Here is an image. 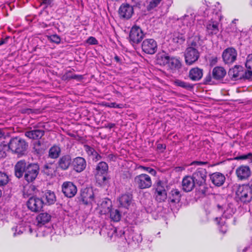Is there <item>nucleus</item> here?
<instances>
[{
  "mask_svg": "<svg viewBox=\"0 0 252 252\" xmlns=\"http://www.w3.org/2000/svg\"><path fill=\"white\" fill-rule=\"evenodd\" d=\"M208 163L206 161H194L192 162L190 164V165H196L198 166H201L203 165H206Z\"/></svg>",
  "mask_w": 252,
  "mask_h": 252,
  "instance_id": "13d9d810",
  "label": "nucleus"
},
{
  "mask_svg": "<svg viewBox=\"0 0 252 252\" xmlns=\"http://www.w3.org/2000/svg\"><path fill=\"white\" fill-rule=\"evenodd\" d=\"M51 220V216L47 213H40L36 217L38 224H44L48 222Z\"/></svg>",
  "mask_w": 252,
  "mask_h": 252,
  "instance_id": "2f4dec72",
  "label": "nucleus"
},
{
  "mask_svg": "<svg viewBox=\"0 0 252 252\" xmlns=\"http://www.w3.org/2000/svg\"><path fill=\"white\" fill-rule=\"evenodd\" d=\"M236 159L238 160H245L247 159L251 160L252 159V153H249L247 154L238 156L236 158Z\"/></svg>",
  "mask_w": 252,
  "mask_h": 252,
  "instance_id": "de8ad7c7",
  "label": "nucleus"
},
{
  "mask_svg": "<svg viewBox=\"0 0 252 252\" xmlns=\"http://www.w3.org/2000/svg\"><path fill=\"white\" fill-rule=\"evenodd\" d=\"M100 213L101 214H108L112 209V204L111 200L105 199L100 205Z\"/></svg>",
  "mask_w": 252,
  "mask_h": 252,
  "instance_id": "c85d7f7f",
  "label": "nucleus"
},
{
  "mask_svg": "<svg viewBox=\"0 0 252 252\" xmlns=\"http://www.w3.org/2000/svg\"><path fill=\"white\" fill-rule=\"evenodd\" d=\"M144 37V34L140 27L136 26L132 27L129 34V40L133 44H138Z\"/></svg>",
  "mask_w": 252,
  "mask_h": 252,
  "instance_id": "9b49d317",
  "label": "nucleus"
},
{
  "mask_svg": "<svg viewBox=\"0 0 252 252\" xmlns=\"http://www.w3.org/2000/svg\"><path fill=\"white\" fill-rule=\"evenodd\" d=\"M166 148V146L162 144H158L157 145V149L159 150L163 151Z\"/></svg>",
  "mask_w": 252,
  "mask_h": 252,
  "instance_id": "052dcab7",
  "label": "nucleus"
},
{
  "mask_svg": "<svg viewBox=\"0 0 252 252\" xmlns=\"http://www.w3.org/2000/svg\"><path fill=\"white\" fill-rule=\"evenodd\" d=\"M21 112L23 114H30L31 113H34V110L29 108H23L21 110Z\"/></svg>",
  "mask_w": 252,
  "mask_h": 252,
  "instance_id": "5fc2aeb1",
  "label": "nucleus"
},
{
  "mask_svg": "<svg viewBox=\"0 0 252 252\" xmlns=\"http://www.w3.org/2000/svg\"><path fill=\"white\" fill-rule=\"evenodd\" d=\"M28 147V144L25 140L18 137L12 138L9 141L10 150L19 155H23Z\"/></svg>",
  "mask_w": 252,
  "mask_h": 252,
  "instance_id": "20e7f679",
  "label": "nucleus"
},
{
  "mask_svg": "<svg viewBox=\"0 0 252 252\" xmlns=\"http://www.w3.org/2000/svg\"><path fill=\"white\" fill-rule=\"evenodd\" d=\"M134 183L140 189H148L152 186L151 177L145 173L136 176L134 178Z\"/></svg>",
  "mask_w": 252,
  "mask_h": 252,
  "instance_id": "39448f33",
  "label": "nucleus"
},
{
  "mask_svg": "<svg viewBox=\"0 0 252 252\" xmlns=\"http://www.w3.org/2000/svg\"><path fill=\"white\" fill-rule=\"evenodd\" d=\"M39 171V167L37 164L30 163L27 165L25 160H20L15 166V175L18 178H21L24 174V179L28 182H32L37 177Z\"/></svg>",
  "mask_w": 252,
  "mask_h": 252,
  "instance_id": "f257e3e1",
  "label": "nucleus"
},
{
  "mask_svg": "<svg viewBox=\"0 0 252 252\" xmlns=\"http://www.w3.org/2000/svg\"><path fill=\"white\" fill-rule=\"evenodd\" d=\"M74 169L77 172L83 171L86 167L85 159L82 157H77L73 159Z\"/></svg>",
  "mask_w": 252,
  "mask_h": 252,
  "instance_id": "b1692460",
  "label": "nucleus"
},
{
  "mask_svg": "<svg viewBox=\"0 0 252 252\" xmlns=\"http://www.w3.org/2000/svg\"><path fill=\"white\" fill-rule=\"evenodd\" d=\"M28 208L33 212H39L43 207V201L42 199L32 196L27 202Z\"/></svg>",
  "mask_w": 252,
  "mask_h": 252,
  "instance_id": "ddd939ff",
  "label": "nucleus"
},
{
  "mask_svg": "<svg viewBox=\"0 0 252 252\" xmlns=\"http://www.w3.org/2000/svg\"><path fill=\"white\" fill-rule=\"evenodd\" d=\"M245 65L248 69L252 70V54L247 56Z\"/></svg>",
  "mask_w": 252,
  "mask_h": 252,
  "instance_id": "37998d69",
  "label": "nucleus"
},
{
  "mask_svg": "<svg viewBox=\"0 0 252 252\" xmlns=\"http://www.w3.org/2000/svg\"><path fill=\"white\" fill-rule=\"evenodd\" d=\"M46 204L49 205L54 203L56 201V196L53 192L50 190L47 191L43 196Z\"/></svg>",
  "mask_w": 252,
  "mask_h": 252,
  "instance_id": "72a5a7b5",
  "label": "nucleus"
},
{
  "mask_svg": "<svg viewBox=\"0 0 252 252\" xmlns=\"http://www.w3.org/2000/svg\"><path fill=\"white\" fill-rule=\"evenodd\" d=\"M114 60L116 62H117L118 63H121V61H122L121 58H120L117 55H115V57H114Z\"/></svg>",
  "mask_w": 252,
  "mask_h": 252,
  "instance_id": "338daca9",
  "label": "nucleus"
},
{
  "mask_svg": "<svg viewBox=\"0 0 252 252\" xmlns=\"http://www.w3.org/2000/svg\"><path fill=\"white\" fill-rule=\"evenodd\" d=\"M194 18L192 15H185L182 19V23L188 27H191L194 22Z\"/></svg>",
  "mask_w": 252,
  "mask_h": 252,
  "instance_id": "4c0bfd02",
  "label": "nucleus"
},
{
  "mask_svg": "<svg viewBox=\"0 0 252 252\" xmlns=\"http://www.w3.org/2000/svg\"><path fill=\"white\" fill-rule=\"evenodd\" d=\"M138 5H140V4L136 5H130L127 3L122 4L119 9L120 17L125 19H130L133 14V7Z\"/></svg>",
  "mask_w": 252,
  "mask_h": 252,
  "instance_id": "1a4fd4ad",
  "label": "nucleus"
},
{
  "mask_svg": "<svg viewBox=\"0 0 252 252\" xmlns=\"http://www.w3.org/2000/svg\"><path fill=\"white\" fill-rule=\"evenodd\" d=\"M146 171L148 172L154 176H156L157 175V171L154 169L150 167H147Z\"/></svg>",
  "mask_w": 252,
  "mask_h": 252,
  "instance_id": "4d7b16f0",
  "label": "nucleus"
},
{
  "mask_svg": "<svg viewBox=\"0 0 252 252\" xmlns=\"http://www.w3.org/2000/svg\"><path fill=\"white\" fill-rule=\"evenodd\" d=\"M217 211L219 212L221 216L217 217L216 220H220L218 224L223 225L225 223L224 219H226L231 217L235 211V208L232 203H228L224 205L218 204L217 206Z\"/></svg>",
  "mask_w": 252,
  "mask_h": 252,
  "instance_id": "7ed1b4c3",
  "label": "nucleus"
},
{
  "mask_svg": "<svg viewBox=\"0 0 252 252\" xmlns=\"http://www.w3.org/2000/svg\"><path fill=\"white\" fill-rule=\"evenodd\" d=\"M85 150L89 155L93 156L94 154H96V151L94 149L88 145L85 146Z\"/></svg>",
  "mask_w": 252,
  "mask_h": 252,
  "instance_id": "3c124183",
  "label": "nucleus"
},
{
  "mask_svg": "<svg viewBox=\"0 0 252 252\" xmlns=\"http://www.w3.org/2000/svg\"><path fill=\"white\" fill-rule=\"evenodd\" d=\"M167 65L172 69H179L181 66V62L178 59L170 56Z\"/></svg>",
  "mask_w": 252,
  "mask_h": 252,
  "instance_id": "7c9ffc66",
  "label": "nucleus"
},
{
  "mask_svg": "<svg viewBox=\"0 0 252 252\" xmlns=\"http://www.w3.org/2000/svg\"><path fill=\"white\" fill-rule=\"evenodd\" d=\"M87 43L90 45H96L98 43V41L95 37L90 36L87 40Z\"/></svg>",
  "mask_w": 252,
  "mask_h": 252,
  "instance_id": "603ef678",
  "label": "nucleus"
},
{
  "mask_svg": "<svg viewBox=\"0 0 252 252\" xmlns=\"http://www.w3.org/2000/svg\"><path fill=\"white\" fill-rule=\"evenodd\" d=\"M83 78V76L81 75L73 74L72 75L71 79H75L78 81H80Z\"/></svg>",
  "mask_w": 252,
  "mask_h": 252,
  "instance_id": "bf43d9fd",
  "label": "nucleus"
},
{
  "mask_svg": "<svg viewBox=\"0 0 252 252\" xmlns=\"http://www.w3.org/2000/svg\"><path fill=\"white\" fill-rule=\"evenodd\" d=\"M226 74L225 69L222 66H216L212 70V76L209 73L205 78L204 82L205 84H210L212 79L216 80H222Z\"/></svg>",
  "mask_w": 252,
  "mask_h": 252,
  "instance_id": "423d86ee",
  "label": "nucleus"
},
{
  "mask_svg": "<svg viewBox=\"0 0 252 252\" xmlns=\"http://www.w3.org/2000/svg\"><path fill=\"white\" fill-rule=\"evenodd\" d=\"M108 214L110 215L111 220L114 221H119L121 219V215L118 209L112 208Z\"/></svg>",
  "mask_w": 252,
  "mask_h": 252,
  "instance_id": "f704fd0d",
  "label": "nucleus"
},
{
  "mask_svg": "<svg viewBox=\"0 0 252 252\" xmlns=\"http://www.w3.org/2000/svg\"><path fill=\"white\" fill-rule=\"evenodd\" d=\"M206 31L210 36L217 34L219 32V23L211 19L206 24Z\"/></svg>",
  "mask_w": 252,
  "mask_h": 252,
  "instance_id": "6ab92c4d",
  "label": "nucleus"
},
{
  "mask_svg": "<svg viewBox=\"0 0 252 252\" xmlns=\"http://www.w3.org/2000/svg\"><path fill=\"white\" fill-rule=\"evenodd\" d=\"M43 171L44 173L48 175L52 174L53 169L52 168V165L46 164L43 166Z\"/></svg>",
  "mask_w": 252,
  "mask_h": 252,
  "instance_id": "c03bdc74",
  "label": "nucleus"
},
{
  "mask_svg": "<svg viewBox=\"0 0 252 252\" xmlns=\"http://www.w3.org/2000/svg\"><path fill=\"white\" fill-rule=\"evenodd\" d=\"M181 194L177 189H172L168 194V201L172 203H178L180 202Z\"/></svg>",
  "mask_w": 252,
  "mask_h": 252,
  "instance_id": "bb28decb",
  "label": "nucleus"
},
{
  "mask_svg": "<svg viewBox=\"0 0 252 252\" xmlns=\"http://www.w3.org/2000/svg\"><path fill=\"white\" fill-rule=\"evenodd\" d=\"M200 57V53L197 49L187 48L185 52V62L187 64L191 65L195 63Z\"/></svg>",
  "mask_w": 252,
  "mask_h": 252,
  "instance_id": "f8f14e48",
  "label": "nucleus"
},
{
  "mask_svg": "<svg viewBox=\"0 0 252 252\" xmlns=\"http://www.w3.org/2000/svg\"><path fill=\"white\" fill-rule=\"evenodd\" d=\"M61 153V148L57 145L51 147L48 152V156L52 159H56L60 156Z\"/></svg>",
  "mask_w": 252,
  "mask_h": 252,
  "instance_id": "c756f323",
  "label": "nucleus"
},
{
  "mask_svg": "<svg viewBox=\"0 0 252 252\" xmlns=\"http://www.w3.org/2000/svg\"><path fill=\"white\" fill-rule=\"evenodd\" d=\"M48 38L51 42L57 43V44H59L61 42V40L60 37L59 35H58L57 34L51 35L48 36Z\"/></svg>",
  "mask_w": 252,
  "mask_h": 252,
  "instance_id": "a18cd8bd",
  "label": "nucleus"
},
{
  "mask_svg": "<svg viewBox=\"0 0 252 252\" xmlns=\"http://www.w3.org/2000/svg\"><path fill=\"white\" fill-rule=\"evenodd\" d=\"M243 72V67L241 65H236L234 67L229 69L228 74L231 77L234 79H242Z\"/></svg>",
  "mask_w": 252,
  "mask_h": 252,
  "instance_id": "5701e85b",
  "label": "nucleus"
},
{
  "mask_svg": "<svg viewBox=\"0 0 252 252\" xmlns=\"http://www.w3.org/2000/svg\"><path fill=\"white\" fill-rule=\"evenodd\" d=\"M237 52L233 47H228L225 49L222 53V58L223 62L226 64H231L237 59Z\"/></svg>",
  "mask_w": 252,
  "mask_h": 252,
  "instance_id": "0eeeda50",
  "label": "nucleus"
},
{
  "mask_svg": "<svg viewBox=\"0 0 252 252\" xmlns=\"http://www.w3.org/2000/svg\"><path fill=\"white\" fill-rule=\"evenodd\" d=\"M80 200L84 204L92 203L94 201V194L92 188H86L81 191Z\"/></svg>",
  "mask_w": 252,
  "mask_h": 252,
  "instance_id": "dca6fc26",
  "label": "nucleus"
},
{
  "mask_svg": "<svg viewBox=\"0 0 252 252\" xmlns=\"http://www.w3.org/2000/svg\"><path fill=\"white\" fill-rule=\"evenodd\" d=\"M141 48L142 51L146 54L153 55L158 50V44L154 39H146L142 43Z\"/></svg>",
  "mask_w": 252,
  "mask_h": 252,
  "instance_id": "6e6552de",
  "label": "nucleus"
},
{
  "mask_svg": "<svg viewBox=\"0 0 252 252\" xmlns=\"http://www.w3.org/2000/svg\"><path fill=\"white\" fill-rule=\"evenodd\" d=\"M98 173L104 174L106 173L108 169V166L107 164L105 162H100L96 168Z\"/></svg>",
  "mask_w": 252,
  "mask_h": 252,
  "instance_id": "ea45409f",
  "label": "nucleus"
},
{
  "mask_svg": "<svg viewBox=\"0 0 252 252\" xmlns=\"http://www.w3.org/2000/svg\"><path fill=\"white\" fill-rule=\"evenodd\" d=\"M252 199V189L248 185H239L235 191V199L244 203L250 202Z\"/></svg>",
  "mask_w": 252,
  "mask_h": 252,
  "instance_id": "f03ea898",
  "label": "nucleus"
},
{
  "mask_svg": "<svg viewBox=\"0 0 252 252\" xmlns=\"http://www.w3.org/2000/svg\"><path fill=\"white\" fill-rule=\"evenodd\" d=\"M146 168H147V166H143V165H136V166H135V169H141V170H143V171H145L146 170Z\"/></svg>",
  "mask_w": 252,
  "mask_h": 252,
  "instance_id": "e2e57ef3",
  "label": "nucleus"
},
{
  "mask_svg": "<svg viewBox=\"0 0 252 252\" xmlns=\"http://www.w3.org/2000/svg\"><path fill=\"white\" fill-rule=\"evenodd\" d=\"M40 146L41 142L40 141H36L34 145V149L36 152V153L38 154H40L43 152L42 149L39 148V147Z\"/></svg>",
  "mask_w": 252,
  "mask_h": 252,
  "instance_id": "8fccbe9b",
  "label": "nucleus"
},
{
  "mask_svg": "<svg viewBox=\"0 0 252 252\" xmlns=\"http://www.w3.org/2000/svg\"><path fill=\"white\" fill-rule=\"evenodd\" d=\"M201 45V36L199 35H196L189 40L187 48L197 49L198 50Z\"/></svg>",
  "mask_w": 252,
  "mask_h": 252,
  "instance_id": "cd10ccee",
  "label": "nucleus"
},
{
  "mask_svg": "<svg viewBox=\"0 0 252 252\" xmlns=\"http://www.w3.org/2000/svg\"><path fill=\"white\" fill-rule=\"evenodd\" d=\"M72 159L70 155H63L60 157L58 161V167L63 170H66L69 168Z\"/></svg>",
  "mask_w": 252,
  "mask_h": 252,
  "instance_id": "a211bd4d",
  "label": "nucleus"
},
{
  "mask_svg": "<svg viewBox=\"0 0 252 252\" xmlns=\"http://www.w3.org/2000/svg\"><path fill=\"white\" fill-rule=\"evenodd\" d=\"M10 150L9 142L7 145L3 143L0 144V157L4 158L7 155V152Z\"/></svg>",
  "mask_w": 252,
  "mask_h": 252,
  "instance_id": "58836bf2",
  "label": "nucleus"
},
{
  "mask_svg": "<svg viewBox=\"0 0 252 252\" xmlns=\"http://www.w3.org/2000/svg\"><path fill=\"white\" fill-rule=\"evenodd\" d=\"M243 79L252 80V70L248 69V71L243 72Z\"/></svg>",
  "mask_w": 252,
  "mask_h": 252,
  "instance_id": "09e8293b",
  "label": "nucleus"
},
{
  "mask_svg": "<svg viewBox=\"0 0 252 252\" xmlns=\"http://www.w3.org/2000/svg\"><path fill=\"white\" fill-rule=\"evenodd\" d=\"M26 230V228L22 224L16 225L12 228L14 236L19 235L22 234Z\"/></svg>",
  "mask_w": 252,
  "mask_h": 252,
  "instance_id": "e433bc0d",
  "label": "nucleus"
},
{
  "mask_svg": "<svg viewBox=\"0 0 252 252\" xmlns=\"http://www.w3.org/2000/svg\"><path fill=\"white\" fill-rule=\"evenodd\" d=\"M93 156L95 157L96 161L99 160L101 158V156L99 155L96 152V154H94Z\"/></svg>",
  "mask_w": 252,
  "mask_h": 252,
  "instance_id": "69168bd1",
  "label": "nucleus"
},
{
  "mask_svg": "<svg viewBox=\"0 0 252 252\" xmlns=\"http://www.w3.org/2000/svg\"><path fill=\"white\" fill-rule=\"evenodd\" d=\"M132 199V195L124 194L119 198L120 206L127 209L131 203Z\"/></svg>",
  "mask_w": 252,
  "mask_h": 252,
  "instance_id": "a878e982",
  "label": "nucleus"
},
{
  "mask_svg": "<svg viewBox=\"0 0 252 252\" xmlns=\"http://www.w3.org/2000/svg\"><path fill=\"white\" fill-rule=\"evenodd\" d=\"M108 158L110 159V160L115 161L116 158L115 155L113 154H110L108 156Z\"/></svg>",
  "mask_w": 252,
  "mask_h": 252,
  "instance_id": "0e129e2a",
  "label": "nucleus"
},
{
  "mask_svg": "<svg viewBox=\"0 0 252 252\" xmlns=\"http://www.w3.org/2000/svg\"><path fill=\"white\" fill-rule=\"evenodd\" d=\"M155 189L156 200L160 202L164 201L167 197L164 183L160 180L158 181L157 182Z\"/></svg>",
  "mask_w": 252,
  "mask_h": 252,
  "instance_id": "9d476101",
  "label": "nucleus"
},
{
  "mask_svg": "<svg viewBox=\"0 0 252 252\" xmlns=\"http://www.w3.org/2000/svg\"><path fill=\"white\" fill-rule=\"evenodd\" d=\"M196 186H201L205 184L207 172L205 169L198 168L191 176Z\"/></svg>",
  "mask_w": 252,
  "mask_h": 252,
  "instance_id": "4468645a",
  "label": "nucleus"
},
{
  "mask_svg": "<svg viewBox=\"0 0 252 252\" xmlns=\"http://www.w3.org/2000/svg\"><path fill=\"white\" fill-rule=\"evenodd\" d=\"M174 84L187 90H190L193 88V86L191 84L179 79L175 80L174 81Z\"/></svg>",
  "mask_w": 252,
  "mask_h": 252,
  "instance_id": "c9c22d12",
  "label": "nucleus"
},
{
  "mask_svg": "<svg viewBox=\"0 0 252 252\" xmlns=\"http://www.w3.org/2000/svg\"><path fill=\"white\" fill-rule=\"evenodd\" d=\"M115 126V124L113 123H109L107 124V126H106V127H108L110 129L114 127Z\"/></svg>",
  "mask_w": 252,
  "mask_h": 252,
  "instance_id": "774afa93",
  "label": "nucleus"
},
{
  "mask_svg": "<svg viewBox=\"0 0 252 252\" xmlns=\"http://www.w3.org/2000/svg\"><path fill=\"white\" fill-rule=\"evenodd\" d=\"M203 74V69L198 67L191 68L189 74V77L190 80L194 81H197L200 80Z\"/></svg>",
  "mask_w": 252,
  "mask_h": 252,
  "instance_id": "393cba45",
  "label": "nucleus"
},
{
  "mask_svg": "<svg viewBox=\"0 0 252 252\" xmlns=\"http://www.w3.org/2000/svg\"><path fill=\"white\" fill-rule=\"evenodd\" d=\"M210 178L212 183L218 187L222 185L225 180L224 176L220 172H215L211 174Z\"/></svg>",
  "mask_w": 252,
  "mask_h": 252,
  "instance_id": "412c9836",
  "label": "nucleus"
},
{
  "mask_svg": "<svg viewBox=\"0 0 252 252\" xmlns=\"http://www.w3.org/2000/svg\"><path fill=\"white\" fill-rule=\"evenodd\" d=\"M160 2L159 0H152L149 4L147 7V9L148 10H151V9L157 7Z\"/></svg>",
  "mask_w": 252,
  "mask_h": 252,
  "instance_id": "49530a36",
  "label": "nucleus"
},
{
  "mask_svg": "<svg viewBox=\"0 0 252 252\" xmlns=\"http://www.w3.org/2000/svg\"><path fill=\"white\" fill-rule=\"evenodd\" d=\"M174 171L177 172H179L185 170V167L183 166H177L174 168Z\"/></svg>",
  "mask_w": 252,
  "mask_h": 252,
  "instance_id": "680f3d73",
  "label": "nucleus"
},
{
  "mask_svg": "<svg viewBox=\"0 0 252 252\" xmlns=\"http://www.w3.org/2000/svg\"><path fill=\"white\" fill-rule=\"evenodd\" d=\"M62 189L64 195L68 198L73 197L77 192L76 186L71 182H64L63 183Z\"/></svg>",
  "mask_w": 252,
  "mask_h": 252,
  "instance_id": "2eb2a0df",
  "label": "nucleus"
},
{
  "mask_svg": "<svg viewBox=\"0 0 252 252\" xmlns=\"http://www.w3.org/2000/svg\"><path fill=\"white\" fill-rule=\"evenodd\" d=\"M71 71H68L66 73H65L62 77V79L63 80H69L72 78V75L73 74H71Z\"/></svg>",
  "mask_w": 252,
  "mask_h": 252,
  "instance_id": "864d4df0",
  "label": "nucleus"
},
{
  "mask_svg": "<svg viewBox=\"0 0 252 252\" xmlns=\"http://www.w3.org/2000/svg\"><path fill=\"white\" fill-rule=\"evenodd\" d=\"M196 186L191 176H186L182 181V188L186 192L191 191Z\"/></svg>",
  "mask_w": 252,
  "mask_h": 252,
  "instance_id": "aec40b11",
  "label": "nucleus"
},
{
  "mask_svg": "<svg viewBox=\"0 0 252 252\" xmlns=\"http://www.w3.org/2000/svg\"><path fill=\"white\" fill-rule=\"evenodd\" d=\"M236 174L239 180L243 181L247 180L251 175L250 167L246 165H241L236 170Z\"/></svg>",
  "mask_w": 252,
  "mask_h": 252,
  "instance_id": "f3484780",
  "label": "nucleus"
},
{
  "mask_svg": "<svg viewBox=\"0 0 252 252\" xmlns=\"http://www.w3.org/2000/svg\"><path fill=\"white\" fill-rule=\"evenodd\" d=\"M42 1V4H45L46 6H52L53 5V0H41Z\"/></svg>",
  "mask_w": 252,
  "mask_h": 252,
  "instance_id": "6e6d98bb",
  "label": "nucleus"
},
{
  "mask_svg": "<svg viewBox=\"0 0 252 252\" xmlns=\"http://www.w3.org/2000/svg\"><path fill=\"white\" fill-rule=\"evenodd\" d=\"M103 105L109 108H123L124 105L123 104H117L116 102H105Z\"/></svg>",
  "mask_w": 252,
  "mask_h": 252,
  "instance_id": "79ce46f5",
  "label": "nucleus"
},
{
  "mask_svg": "<svg viewBox=\"0 0 252 252\" xmlns=\"http://www.w3.org/2000/svg\"><path fill=\"white\" fill-rule=\"evenodd\" d=\"M169 57L167 54L164 52L159 53L157 56V62L160 65H167Z\"/></svg>",
  "mask_w": 252,
  "mask_h": 252,
  "instance_id": "473e14b6",
  "label": "nucleus"
},
{
  "mask_svg": "<svg viewBox=\"0 0 252 252\" xmlns=\"http://www.w3.org/2000/svg\"><path fill=\"white\" fill-rule=\"evenodd\" d=\"M9 181L8 175L2 172H0V186L6 185Z\"/></svg>",
  "mask_w": 252,
  "mask_h": 252,
  "instance_id": "a19ab883",
  "label": "nucleus"
},
{
  "mask_svg": "<svg viewBox=\"0 0 252 252\" xmlns=\"http://www.w3.org/2000/svg\"><path fill=\"white\" fill-rule=\"evenodd\" d=\"M44 134V130L36 128L27 130L25 132V136L29 138L37 140L41 139Z\"/></svg>",
  "mask_w": 252,
  "mask_h": 252,
  "instance_id": "4be33fe9",
  "label": "nucleus"
}]
</instances>
